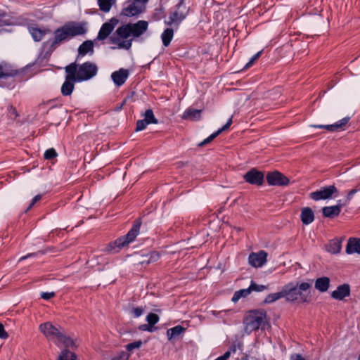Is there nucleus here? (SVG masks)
I'll return each instance as SVG.
<instances>
[{
  "mask_svg": "<svg viewBox=\"0 0 360 360\" xmlns=\"http://www.w3.org/2000/svg\"><path fill=\"white\" fill-rule=\"evenodd\" d=\"M18 71L13 66L3 60H0V79L14 77Z\"/></svg>",
  "mask_w": 360,
  "mask_h": 360,
  "instance_id": "nucleus-16",
  "label": "nucleus"
},
{
  "mask_svg": "<svg viewBox=\"0 0 360 360\" xmlns=\"http://www.w3.org/2000/svg\"><path fill=\"white\" fill-rule=\"evenodd\" d=\"M141 344H142L141 341H137V342H134L128 344L127 345V349L129 351H131L134 349L139 348L141 346Z\"/></svg>",
  "mask_w": 360,
  "mask_h": 360,
  "instance_id": "nucleus-45",
  "label": "nucleus"
},
{
  "mask_svg": "<svg viewBox=\"0 0 360 360\" xmlns=\"http://www.w3.org/2000/svg\"><path fill=\"white\" fill-rule=\"evenodd\" d=\"M139 329L143 331H153V328L150 326L149 324H143L139 326Z\"/></svg>",
  "mask_w": 360,
  "mask_h": 360,
  "instance_id": "nucleus-49",
  "label": "nucleus"
},
{
  "mask_svg": "<svg viewBox=\"0 0 360 360\" xmlns=\"http://www.w3.org/2000/svg\"><path fill=\"white\" fill-rule=\"evenodd\" d=\"M143 309L142 307H136L132 310V313L135 317H139L142 315Z\"/></svg>",
  "mask_w": 360,
  "mask_h": 360,
  "instance_id": "nucleus-47",
  "label": "nucleus"
},
{
  "mask_svg": "<svg viewBox=\"0 0 360 360\" xmlns=\"http://www.w3.org/2000/svg\"><path fill=\"white\" fill-rule=\"evenodd\" d=\"M143 11L136 0H129L124 3L122 14L127 17H131L142 13Z\"/></svg>",
  "mask_w": 360,
  "mask_h": 360,
  "instance_id": "nucleus-11",
  "label": "nucleus"
},
{
  "mask_svg": "<svg viewBox=\"0 0 360 360\" xmlns=\"http://www.w3.org/2000/svg\"><path fill=\"white\" fill-rule=\"evenodd\" d=\"M311 286V283L302 282L299 283L293 281L290 282L283 288V293L285 295V300L288 302H295L300 301L302 302H306L308 301L307 296L304 294V292L308 290Z\"/></svg>",
  "mask_w": 360,
  "mask_h": 360,
  "instance_id": "nucleus-4",
  "label": "nucleus"
},
{
  "mask_svg": "<svg viewBox=\"0 0 360 360\" xmlns=\"http://www.w3.org/2000/svg\"><path fill=\"white\" fill-rule=\"evenodd\" d=\"M87 32V23L82 22L69 21L57 28L54 32V39L51 43V47L67 41L72 38L85 34Z\"/></svg>",
  "mask_w": 360,
  "mask_h": 360,
  "instance_id": "nucleus-2",
  "label": "nucleus"
},
{
  "mask_svg": "<svg viewBox=\"0 0 360 360\" xmlns=\"http://www.w3.org/2000/svg\"><path fill=\"white\" fill-rule=\"evenodd\" d=\"M100 9L103 12H108L116 0H97Z\"/></svg>",
  "mask_w": 360,
  "mask_h": 360,
  "instance_id": "nucleus-33",
  "label": "nucleus"
},
{
  "mask_svg": "<svg viewBox=\"0 0 360 360\" xmlns=\"http://www.w3.org/2000/svg\"><path fill=\"white\" fill-rule=\"evenodd\" d=\"M117 22L118 20L117 19L112 18L109 22L104 23L98 32V38L99 39H105L112 31Z\"/></svg>",
  "mask_w": 360,
  "mask_h": 360,
  "instance_id": "nucleus-15",
  "label": "nucleus"
},
{
  "mask_svg": "<svg viewBox=\"0 0 360 360\" xmlns=\"http://www.w3.org/2000/svg\"><path fill=\"white\" fill-rule=\"evenodd\" d=\"M159 316L153 313H150L146 316L148 323L152 327L159 321Z\"/></svg>",
  "mask_w": 360,
  "mask_h": 360,
  "instance_id": "nucleus-39",
  "label": "nucleus"
},
{
  "mask_svg": "<svg viewBox=\"0 0 360 360\" xmlns=\"http://www.w3.org/2000/svg\"><path fill=\"white\" fill-rule=\"evenodd\" d=\"M185 330L186 329L181 326H176L175 327L169 328L167 331V338L169 340H172V339L176 338L181 335L185 332Z\"/></svg>",
  "mask_w": 360,
  "mask_h": 360,
  "instance_id": "nucleus-27",
  "label": "nucleus"
},
{
  "mask_svg": "<svg viewBox=\"0 0 360 360\" xmlns=\"http://www.w3.org/2000/svg\"><path fill=\"white\" fill-rule=\"evenodd\" d=\"M261 53H262V51H259L256 54H255L253 56H252V58L250 59L249 62L245 65V67L246 68H248L250 66H252V64L255 63V61L259 58V57L261 55Z\"/></svg>",
  "mask_w": 360,
  "mask_h": 360,
  "instance_id": "nucleus-44",
  "label": "nucleus"
},
{
  "mask_svg": "<svg viewBox=\"0 0 360 360\" xmlns=\"http://www.w3.org/2000/svg\"><path fill=\"white\" fill-rule=\"evenodd\" d=\"M136 1L142 7V8L143 10H145L146 4L148 2V0H136Z\"/></svg>",
  "mask_w": 360,
  "mask_h": 360,
  "instance_id": "nucleus-52",
  "label": "nucleus"
},
{
  "mask_svg": "<svg viewBox=\"0 0 360 360\" xmlns=\"http://www.w3.org/2000/svg\"><path fill=\"white\" fill-rule=\"evenodd\" d=\"M79 61L75 62L68 65L73 68L74 79L77 82H82L90 79V63L85 62L82 64L79 63Z\"/></svg>",
  "mask_w": 360,
  "mask_h": 360,
  "instance_id": "nucleus-8",
  "label": "nucleus"
},
{
  "mask_svg": "<svg viewBox=\"0 0 360 360\" xmlns=\"http://www.w3.org/2000/svg\"><path fill=\"white\" fill-rule=\"evenodd\" d=\"M358 360H360V355L359 356Z\"/></svg>",
  "mask_w": 360,
  "mask_h": 360,
  "instance_id": "nucleus-56",
  "label": "nucleus"
},
{
  "mask_svg": "<svg viewBox=\"0 0 360 360\" xmlns=\"http://www.w3.org/2000/svg\"><path fill=\"white\" fill-rule=\"evenodd\" d=\"M244 179L250 184L261 186L264 181V174L256 169H252L244 175Z\"/></svg>",
  "mask_w": 360,
  "mask_h": 360,
  "instance_id": "nucleus-14",
  "label": "nucleus"
},
{
  "mask_svg": "<svg viewBox=\"0 0 360 360\" xmlns=\"http://www.w3.org/2000/svg\"><path fill=\"white\" fill-rule=\"evenodd\" d=\"M8 337V333L5 330L4 326L0 324V338L2 339H6Z\"/></svg>",
  "mask_w": 360,
  "mask_h": 360,
  "instance_id": "nucleus-50",
  "label": "nucleus"
},
{
  "mask_svg": "<svg viewBox=\"0 0 360 360\" xmlns=\"http://www.w3.org/2000/svg\"><path fill=\"white\" fill-rule=\"evenodd\" d=\"M266 325V314L263 310L251 311L243 320L244 331L248 335L258 329H264Z\"/></svg>",
  "mask_w": 360,
  "mask_h": 360,
  "instance_id": "nucleus-5",
  "label": "nucleus"
},
{
  "mask_svg": "<svg viewBox=\"0 0 360 360\" xmlns=\"http://www.w3.org/2000/svg\"><path fill=\"white\" fill-rule=\"evenodd\" d=\"M341 210V205H336L334 206L324 207L323 208V214L326 217H334L338 216Z\"/></svg>",
  "mask_w": 360,
  "mask_h": 360,
  "instance_id": "nucleus-23",
  "label": "nucleus"
},
{
  "mask_svg": "<svg viewBox=\"0 0 360 360\" xmlns=\"http://www.w3.org/2000/svg\"><path fill=\"white\" fill-rule=\"evenodd\" d=\"M236 345L232 346L229 350L224 354V355L217 357L215 360H227L232 353H235L236 352Z\"/></svg>",
  "mask_w": 360,
  "mask_h": 360,
  "instance_id": "nucleus-40",
  "label": "nucleus"
},
{
  "mask_svg": "<svg viewBox=\"0 0 360 360\" xmlns=\"http://www.w3.org/2000/svg\"><path fill=\"white\" fill-rule=\"evenodd\" d=\"M97 67L91 64V77H93L97 72Z\"/></svg>",
  "mask_w": 360,
  "mask_h": 360,
  "instance_id": "nucleus-54",
  "label": "nucleus"
},
{
  "mask_svg": "<svg viewBox=\"0 0 360 360\" xmlns=\"http://www.w3.org/2000/svg\"><path fill=\"white\" fill-rule=\"evenodd\" d=\"M65 70L66 77L65 81L61 86V92L63 96H69L72 94L75 86L74 83L77 81L74 79L73 68L66 66Z\"/></svg>",
  "mask_w": 360,
  "mask_h": 360,
  "instance_id": "nucleus-10",
  "label": "nucleus"
},
{
  "mask_svg": "<svg viewBox=\"0 0 360 360\" xmlns=\"http://www.w3.org/2000/svg\"><path fill=\"white\" fill-rule=\"evenodd\" d=\"M232 123V119L230 118L226 124H224L221 128L219 129L217 131L212 134L207 139H205L200 146L205 145L210 142H211L213 139H214L219 134H220L222 131L226 130Z\"/></svg>",
  "mask_w": 360,
  "mask_h": 360,
  "instance_id": "nucleus-25",
  "label": "nucleus"
},
{
  "mask_svg": "<svg viewBox=\"0 0 360 360\" xmlns=\"http://www.w3.org/2000/svg\"><path fill=\"white\" fill-rule=\"evenodd\" d=\"M267 253L264 250L257 252H252L248 257L250 265L253 267H262L266 262Z\"/></svg>",
  "mask_w": 360,
  "mask_h": 360,
  "instance_id": "nucleus-13",
  "label": "nucleus"
},
{
  "mask_svg": "<svg viewBox=\"0 0 360 360\" xmlns=\"http://www.w3.org/2000/svg\"><path fill=\"white\" fill-rule=\"evenodd\" d=\"M338 189L333 185L321 188L319 190L310 193V197L315 201L326 200L336 197Z\"/></svg>",
  "mask_w": 360,
  "mask_h": 360,
  "instance_id": "nucleus-9",
  "label": "nucleus"
},
{
  "mask_svg": "<svg viewBox=\"0 0 360 360\" xmlns=\"http://www.w3.org/2000/svg\"><path fill=\"white\" fill-rule=\"evenodd\" d=\"M55 296V293L53 292H43L41 293V297L44 300H48Z\"/></svg>",
  "mask_w": 360,
  "mask_h": 360,
  "instance_id": "nucleus-46",
  "label": "nucleus"
},
{
  "mask_svg": "<svg viewBox=\"0 0 360 360\" xmlns=\"http://www.w3.org/2000/svg\"><path fill=\"white\" fill-rule=\"evenodd\" d=\"M39 330L48 340L52 341L58 347L69 348L73 347L75 345L73 340L64 334L60 327H57L51 322L40 324Z\"/></svg>",
  "mask_w": 360,
  "mask_h": 360,
  "instance_id": "nucleus-3",
  "label": "nucleus"
},
{
  "mask_svg": "<svg viewBox=\"0 0 360 360\" xmlns=\"http://www.w3.org/2000/svg\"><path fill=\"white\" fill-rule=\"evenodd\" d=\"M76 355L68 349H64L60 354L58 360H76Z\"/></svg>",
  "mask_w": 360,
  "mask_h": 360,
  "instance_id": "nucleus-35",
  "label": "nucleus"
},
{
  "mask_svg": "<svg viewBox=\"0 0 360 360\" xmlns=\"http://www.w3.org/2000/svg\"><path fill=\"white\" fill-rule=\"evenodd\" d=\"M356 189H352L351 190L349 193H348V195H347V200L349 201L353 195L356 193Z\"/></svg>",
  "mask_w": 360,
  "mask_h": 360,
  "instance_id": "nucleus-53",
  "label": "nucleus"
},
{
  "mask_svg": "<svg viewBox=\"0 0 360 360\" xmlns=\"http://www.w3.org/2000/svg\"><path fill=\"white\" fill-rule=\"evenodd\" d=\"M139 229V223L134 224L131 230L126 236L119 238L111 245L112 249L114 250L115 252H117L118 250L125 247L129 243L132 242L138 236Z\"/></svg>",
  "mask_w": 360,
  "mask_h": 360,
  "instance_id": "nucleus-7",
  "label": "nucleus"
},
{
  "mask_svg": "<svg viewBox=\"0 0 360 360\" xmlns=\"http://www.w3.org/2000/svg\"><path fill=\"white\" fill-rule=\"evenodd\" d=\"M201 110L188 108L183 114L182 118L190 120H197L200 117Z\"/></svg>",
  "mask_w": 360,
  "mask_h": 360,
  "instance_id": "nucleus-29",
  "label": "nucleus"
},
{
  "mask_svg": "<svg viewBox=\"0 0 360 360\" xmlns=\"http://www.w3.org/2000/svg\"><path fill=\"white\" fill-rule=\"evenodd\" d=\"M146 259H144L141 262V264H150L158 261L160 258V254L156 251L150 252L148 255H146Z\"/></svg>",
  "mask_w": 360,
  "mask_h": 360,
  "instance_id": "nucleus-38",
  "label": "nucleus"
},
{
  "mask_svg": "<svg viewBox=\"0 0 360 360\" xmlns=\"http://www.w3.org/2000/svg\"><path fill=\"white\" fill-rule=\"evenodd\" d=\"M232 123V119L230 118L226 124H224L221 128L219 129L217 131L212 134L207 139H205L200 146L205 145L210 142H211L213 139H214L219 134H220L222 131L226 130Z\"/></svg>",
  "mask_w": 360,
  "mask_h": 360,
  "instance_id": "nucleus-26",
  "label": "nucleus"
},
{
  "mask_svg": "<svg viewBox=\"0 0 360 360\" xmlns=\"http://www.w3.org/2000/svg\"><path fill=\"white\" fill-rule=\"evenodd\" d=\"M330 285V279L328 277H321L316 279L315 282V288L320 292H326Z\"/></svg>",
  "mask_w": 360,
  "mask_h": 360,
  "instance_id": "nucleus-24",
  "label": "nucleus"
},
{
  "mask_svg": "<svg viewBox=\"0 0 360 360\" xmlns=\"http://www.w3.org/2000/svg\"><path fill=\"white\" fill-rule=\"evenodd\" d=\"M90 51V40L83 42L78 49V55L76 60L79 61L81 58Z\"/></svg>",
  "mask_w": 360,
  "mask_h": 360,
  "instance_id": "nucleus-31",
  "label": "nucleus"
},
{
  "mask_svg": "<svg viewBox=\"0 0 360 360\" xmlns=\"http://www.w3.org/2000/svg\"><path fill=\"white\" fill-rule=\"evenodd\" d=\"M249 288L250 289V292L253 290L257 291V292H261V291L266 290L267 288V287L265 285H257V284L252 282Z\"/></svg>",
  "mask_w": 360,
  "mask_h": 360,
  "instance_id": "nucleus-42",
  "label": "nucleus"
},
{
  "mask_svg": "<svg viewBox=\"0 0 360 360\" xmlns=\"http://www.w3.org/2000/svg\"><path fill=\"white\" fill-rule=\"evenodd\" d=\"M266 180L271 186H286L289 184V179L279 172L275 171L269 173L266 176Z\"/></svg>",
  "mask_w": 360,
  "mask_h": 360,
  "instance_id": "nucleus-12",
  "label": "nucleus"
},
{
  "mask_svg": "<svg viewBox=\"0 0 360 360\" xmlns=\"http://www.w3.org/2000/svg\"><path fill=\"white\" fill-rule=\"evenodd\" d=\"M174 36V31L170 28L166 29L161 35V39L165 46H169Z\"/></svg>",
  "mask_w": 360,
  "mask_h": 360,
  "instance_id": "nucleus-32",
  "label": "nucleus"
},
{
  "mask_svg": "<svg viewBox=\"0 0 360 360\" xmlns=\"http://www.w3.org/2000/svg\"><path fill=\"white\" fill-rule=\"evenodd\" d=\"M13 20L9 18L7 13L0 10V26L13 25Z\"/></svg>",
  "mask_w": 360,
  "mask_h": 360,
  "instance_id": "nucleus-36",
  "label": "nucleus"
},
{
  "mask_svg": "<svg viewBox=\"0 0 360 360\" xmlns=\"http://www.w3.org/2000/svg\"><path fill=\"white\" fill-rule=\"evenodd\" d=\"M29 32L35 41H41L43 37L49 32V30L30 27Z\"/></svg>",
  "mask_w": 360,
  "mask_h": 360,
  "instance_id": "nucleus-22",
  "label": "nucleus"
},
{
  "mask_svg": "<svg viewBox=\"0 0 360 360\" xmlns=\"http://www.w3.org/2000/svg\"><path fill=\"white\" fill-rule=\"evenodd\" d=\"M34 255H35V254H34V253L28 254V255H26V256H23V257H20V259H19V261H22V260H23V259H26V258H27V257H30L34 256Z\"/></svg>",
  "mask_w": 360,
  "mask_h": 360,
  "instance_id": "nucleus-55",
  "label": "nucleus"
},
{
  "mask_svg": "<svg viewBox=\"0 0 360 360\" xmlns=\"http://www.w3.org/2000/svg\"><path fill=\"white\" fill-rule=\"evenodd\" d=\"M250 294V289L249 288L245 289L239 290L233 294L232 297V301L233 302H237L240 298L246 297L248 295Z\"/></svg>",
  "mask_w": 360,
  "mask_h": 360,
  "instance_id": "nucleus-34",
  "label": "nucleus"
},
{
  "mask_svg": "<svg viewBox=\"0 0 360 360\" xmlns=\"http://www.w3.org/2000/svg\"><path fill=\"white\" fill-rule=\"evenodd\" d=\"M300 218L304 225H309L314 220V214L312 210L308 207L302 209Z\"/></svg>",
  "mask_w": 360,
  "mask_h": 360,
  "instance_id": "nucleus-21",
  "label": "nucleus"
},
{
  "mask_svg": "<svg viewBox=\"0 0 360 360\" xmlns=\"http://www.w3.org/2000/svg\"><path fill=\"white\" fill-rule=\"evenodd\" d=\"M148 124H149V123L144 120H139L136 122V130L137 131H142V130L145 129Z\"/></svg>",
  "mask_w": 360,
  "mask_h": 360,
  "instance_id": "nucleus-43",
  "label": "nucleus"
},
{
  "mask_svg": "<svg viewBox=\"0 0 360 360\" xmlns=\"http://www.w3.org/2000/svg\"><path fill=\"white\" fill-rule=\"evenodd\" d=\"M326 248L330 253L338 254L340 252L342 248L341 241L338 239H333L328 243Z\"/></svg>",
  "mask_w": 360,
  "mask_h": 360,
  "instance_id": "nucleus-28",
  "label": "nucleus"
},
{
  "mask_svg": "<svg viewBox=\"0 0 360 360\" xmlns=\"http://www.w3.org/2000/svg\"><path fill=\"white\" fill-rule=\"evenodd\" d=\"M346 252L349 255L360 254V239L356 238H351L348 240Z\"/></svg>",
  "mask_w": 360,
  "mask_h": 360,
  "instance_id": "nucleus-20",
  "label": "nucleus"
},
{
  "mask_svg": "<svg viewBox=\"0 0 360 360\" xmlns=\"http://www.w3.org/2000/svg\"><path fill=\"white\" fill-rule=\"evenodd\" d=\"M128 76V71L122 68L112 72L111 75L112 79L117 86L122 85L127 80Z\"/></svg>",
  "mask_w": 360,
  "mask_h": 360,
  "instance_id": "nucleus-18",
  "label": "nucleus"
},
{
  "mask_svg": "<svg viewBox=\"0 0 360 360\" xmlns=\"http://www.w3.org/2000/svg\"><path fill=\"white\" fill-rule=\"evenodd\" d=\"M148 27L146 20H139L136 23H128L118 27L115 33L110 37L114 48L129 50L132 44L133 39L138 38L144 34Z\"/></svg>",
  "mask_w": 360,
  "mask_h": 360,
  "instance_id": "nucleus-1",
  "label": "nucleus"
},
{
  "mask_svg": "<svg viewBox=\"0 0 360 360\" xmlns=\"http://www.w3.org/2000/svg\"><path fill=\"white\" fill-rule=\"evenodd\" d=\"M144 117V120L147 121L149 124H157L158 120L155 117L153 112L151 109H148L146 110V112L143 114Z\"/></svg>",
  "mask_w": 360,
  "mask_h": 360,
  "instance_id": "nucleus-37",
  "label": "nucleus"
},
{
  "mask_svg": "<svg viewBox=\"0 0 360 360\" xmlns=\"http://www.w3.org/2000/svg\"><path fill=\"white\" fill-rule=\"evenodd\" d=\"M350 294V288L348 284L339 285L336 290L332 292L331 297L338 300H342Z\"/></svg>",
  "mask_w": 360,
  "mask_h": 360,
  "instance_id": "nucleus-17",
  "label": "nucleus"
},
{
  "mask_svg": "<svg viewBox=\"0 0 360 360\" xmlns=\"http://www.w3.org/2000/svg\"><path fill=\"white\" fill-rule=\"evenodd\" d=\"M41 199V195H37L36 196H34V198L32 199L30 206L28 207L27 210L31 209L34 205V204L37 203V202H39Z\"/></svg>",
  "mask_w": 360,
  "mask_h": 360,
  "instance_id": "nucleus-48",
  "label": "nucleus"
},
{
  "mask_svg": "<svg viewBox=\"0 0 360 360\" xmlns=\"http://www.w3.org/2000/svg\"><path fill=\"white\" fill-rule=\"evenodd\" d=\"M57 156V153L55 149L49 148L44 153V157L46 160H51Z\"/></svg>",
  "mask_w": 360,
  "mask_h": 360,
  "instance_id": "nucleus-41",
  "label": "nucleus"
},
{
  "mask_svg": "<svg viewBox=\"0 0 360 360\" xmlns=\"http://www.w3.org/2000/svg\"><path fill=\"white\" fill-rule=\"evenodd\" d=\"M349 118L348 117H344L342 120H339L335 124H328V125H311L312 127L317 128V129H326L328 131H334L339 130L342 129L347 122H348Z\"/></svg>",
  "mask_w": 360,
  "mask_h": 360,
  "instance_id": "nucleus-19",
  "label": "nucleus"
},
{
  "mask_svg": "<svg viewBox=\"0 0 360 360\" xmlns=\"http://www.w3.org/2000/svg\"><path fill=\"white\" fill-rule=\"evenodd\" d=\"M281 298H285V293H283V288H282L281 290L277 292H274L268 295L265 300L264 303L266 304H271L277 300H278Z\"/></svg>",
  "mask_w": 360,
  "mask_h": 360,
  "instance_id": "nucleus-30",
  "label": "nucleus"
},
{
  "mask_svg": "<svg viewBox=\"0 0 360 360\" xmlns=\"http://www.w3.org/2000/svg\"><path fill=\"white\" fill-rule=\"evenodd\" d=\"M290 360H305V359L300 354H294L291 355Z\"/></svg>",
  "mask_w": 360,
  "mask_h": 360,
  "instance_id": "nucleus-51",
  "label": "nucleus"
},
{
  "mask_svg": "<svg viewBox=\"0 0 360 360\" xmlns=\"http://www.w3.org/2000/svg\"><path fill=\"white\" fill-rule=\"evenodd\" d=\"M188 10V8L184 4V0H180L174 11L169 13L168 19L165 20V24L178 26L187 16Z\"/></svg>",
  "mask_w": 360,
  "mask_h": 360,
  "instance_id": "nucleus-6",
  "label": "nucleus"
}]
</instances>
